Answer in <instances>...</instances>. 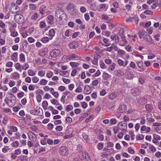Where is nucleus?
Returning <instances> with one entry per match:
<instances>
[{"instance_id":"obj_28","label":"nucleus","mask_w":161,"mask_h":161,"mask_svg":"<svg viewBox=\"0 0 161 161\" xmlns=\"http://www.w3.org/2000/svg\"><path fill=\"white\" fill-rule=\"evenodd\" d=\"M18 33L17 31H15L14 30H12L11 31V36L15 37L18 35Z\"/></svg>"},{"instance_id":"obj_16","label":"nucleus","mask_w":161,"mask_h":161,"mask_svg":"<svg viewBox=\"0 0 161 161\" xmlns=\"http://www.w3.org/2000/svg\"><path fill=\"white\" fill-rule=\"evenodd\" d=\"M131 92L132 94L134 96H137L140 93L139 89L137 88L132 89L131 91Z\"/></svg>"},{"instance_id":"obj_7","label":"nucleus","mask_w":161,"mask_h":161,"mask_svg":"<svg viewBox=\"0 0 161 161\" xmlns=\"http://www.w3.org/2000/svg\"><path fill=\"white\" fill-rule=\"evenodd\" d=\"M68 46L71 49H75L78 47V43L77 41H74L68 44Z\"/></svg>"},{"instance_id":"obj_17","label":"nucleus","mask_w":161,"mask_h":161,"mask_svg":"<svg viewBox=\"0 0 161 161\" xmlns=\"http://www.w3.org/2000/svg\"><path fill=\"white\" fill-rule=\"evenodd\" d=\"M18 53L16 52H14L11 56V59L14 62H16L17 60Z\"/></svg>"},{"instance_id":"obj_22","label":"nucleus","mask_w":161,"mask_h":161,"mask_svg":"<svg viewBox=\"0 0 161 161\" xmlns=\"http://www.w3.org/2000/svg\"><path fill=\"white\" fill-rule=\"evenodd\" d=\"M73 130L74 129L73 128L71 127L69 128L66 130V134H68L70 135L71 136H72V133L73 132Z\"/></svg>"},{"instance_id":"obj_51","label":"nucleus","mask_w":161,"mask_h":161,"mask_svg":"<svg viewBox=\"0 0 161 161\" xmlns=\"http://www.w3.org/2000/svg\"><path fill=\"white\" fill-rule=\"evenodd\" d=\"M32 80L33 83H36L39 80V79L36 77H34L32 78Z\"/></svg>"},{"instance_id":"obj_64","label":"nucleus","mask_w":161,"mask_h":161,"mask_svg":"<svg viewBox=\"0 0 161 161\" xmlns=\"http://www.w3.org/2000/svg\"><path fill=\"white\" fill-rule=\"evenodd\" d=\"M103 147V144L102 142L98 143V148L99 150L102 149Z\"/></svg>"},{"instance_id":"obj_44","label":"nucleus","mask_w":161,"mask_h":161,"mask_svg":"<svg viewBox=\"0 0 161 161\" xmlns=\"http://www.w3.org/2000/svg\"><path fill=\"white\" fill-rule=\"evenodd\" d=\"M12 76L14 79H16L19 77V75L17 72H15L12 74Z\"/></svg>"},{"instance_id":"obj_2","label":"nucleus","mask_w":161,"mask_h":161,"mask_svg":"<svg viewBox=\"0 0 161 161\" xmlns=\"http://www.w3.org/2000/svg\"><path fill=\"white\" fill-rule=\"evenodd\" d=\"M58 152L61 155L66 156L69 153L68 148L65 146H61L59 149Z\"/></svg>"},{"instance_id":"obj_1","label":"nucleus","mask_w":161,"mask_h":161,"mask_svg":"<svg viewBox=\"0 0 161 161\" xmlns=\"http://www.w3.org/2000/svg\"><path fill=\"white\" fill-rule=\"evenodd\" d=\"M84 153L85 156L84 157L83 152L79 155V158L81 161H89L90 159V158L89 156V154L86 151H84Z\"/></svg>"},{"instance_id":"obj_8","label":"nucleus","mask_w":161,"mask_h":161,"mask_svg":"<svg viewBox=\"0 0 161 161\" xmlns=\"http://www.w3.org/2000/svg\"><path fill=\"white\" fill-rule=\"evenodd\" d=\"M40 110L42 111V109H40V107H37L35 110H31L30 113L33 115H38L40 113Z\"/></svg>"},{"instance_id":"obj_19","label":"nucleus","mask_w":161,"mask_h":161,"mask_svg":"<svg viewBox=\"0 0 161 161\" xmlns=\"http://www.w3.org/2000/svg\"><path fill=\"white\" fill-rule=\"evenodd\" d=\"M145 108L146 110L148 112H151L153 108V106L150 104H146Z\"/></svg>"},{"instance_id":"obj_5","label":"nucleus","mask_w":161,"mask_h":161,"mask_svg":"<svg viewBox=\"0 0 161 161\" xmlns=\"http://www.w3.org/2000/svg\"><path fill=\"white\" fill-rule=\"evenodd\" d=\"M14 19L15 21L18 24H21L24 22V17L21 14L14 15Z\"/></svg>"},{"instance_id":"obj_13","label":"nucleus","mask_w":161,"mask_h":161,"mask_svg":"<svg viewBox=\"0 0 161 161\" xmlns=\"http://www.w3.org/2000/svg\"><path fill=\"white\" fill-rule=\"evenodd\" d=\"M55 34V31L53 29H50L48 31V36L50 40H52Z\"/></svg>"},{"instance_id":"obj_29","label":"nucleus","mask_w":161,"mask_h":161,"mask_svg":"<svg viewBox=\"0 0 161 161\" xmlns=\"http://www.w3.org/2000/svg\"><path fill=\"white\" fill-rule=\"evenodd\" d=\"M19 59L20 61L25 62V55L22 53H20L19 55Z\"/></svg>"},{"instance_id":"obj_59","label":"nucleus","mask_w":161,"mask_h":161,"mask_svg":"<svg viewBox=\"0 0 161 161\" xmlns=\"http://www.w3.org/2000/svg\"><path fill=\"white\" fill-rule=\"evenodd\" d=\"M107 147L108 148L112 147L114 146V144L111 142H108L107 143Z\"/></svg>"},{"instance_id":"obj_40","label":"nucleus","mask_w":161,"mask_h":161,"mask_svg":"<svg viewBox=\"0 0 161 161\" xmlns=\"http://www.w3.org/2000/svg\"><path fill=\"white\" fill-rule=\"evenodd\" d=\"M53 74V72L52 71H49L46 74V76L48 78H51L52 77Z\"/></svg>"},{"instance_id":"obj_52","label":"nucleus","mask_w":161,"mask_h":161,"mask_svg":"<svg viewBox=\"0 0 161 161\" xmlns=\"http://www.w3.org/2000/svg\"><path fill=\"white\" fill-rule=\"evenodd\" d=\"M63 130V127L61 125H58L56 126L55 130L56 131H60Z\"/></svg>"},{"instance_id":"obj_11","label":"nucleus","mask_w":161,"mask_h":161,"mask_svg":"<svg viewBox=\"0 0 161 161\" xmlns=\"http://www.w3.org/2000/svg\"><path fill=\"white\" fill-rule=\"evenodd\" d=\"M84 92L86 94H89L91 92V87L88 85H86L84 88Z\"/></svg>"},{"instance_id":"obj_26","label":"nucleus","mask_w":161,"mask_h":161,"mask_svg":"<svg viewBox=\"0 0 161 161\" xmlns=\"http://www.w3.org/2000/svg\"><path fill=\"white\" fill-rule=\"evenodd\" d=\"M50 40L49 38L47 37H45L42 38L41 39V41L43 43H45L48 42Z\"/></svg>"},{"instance_id":"obj_3","label":"nucleus","mask_w":161,"mask_h":161,"mask_svg":"<svg viewBox=\"0 0 161 161\" xmlns=\"http://www.w3.org/2000/svg\"><path fill=\"white\" fill-rule=\"evenodd\" d=\"M55 15L60 19H63V17L66 15V14L63 10L61 9H58L56 10L55 12Z\"/></svg>"},{"instance_id":"obj_18","label":"nucleus","mask_w":161,"mask_h":161,"mask_svg":"<svg viewBox=\"0 0 161 161\" xmlns=\"http://www.w3.org/2000/svg\"><path fill=\"white\" fill-rule=\"evenodd\" d=\"M15 67L16 69L19 70V71L21 72L22 69H23V68L22 67V66L18 63H16L15 64Z\"/></svg>"},{"instance_id":"obj_37","label":"nucleus","mask_w":161,"mask_h":161,"mask_svg":"<svg viewBox=\"0 0 161 161\" xmlns=\"http://www.w3.org/2000/svg\"><path fill=\"white\" fill-rule=\"evenodd\" d=\"M28 74L29 75L33 76L36 73L31 69H29L28 71Z\"/></svg>"},{"instance_id":"obj_14","label":"nucleus","mask_w":161,"mask_h":161,"mask_svg":"<svg viewBox=\"0 0 161 161\" xmlns=\"http://www.w3.org/2000/svg\"><path fill=\"white\" fill-rule=\"evenodd\" d=\"M147 102V100L145 98L141 97L139 99L137 103L140 105H143Z\"/></svg>"},{"instance_id":"obj_41","label":"nucleus","mask_w":161,"mask_h":161,"mask_svg":"<svg viewBox=\"0 0 161 161\" xmlns=\"http://www.w3.org/2000/svg\"><path fill=\"white\" fill-rule=\"evenodd\" d=\"M38 18V15L37 13H34L31 17V19L36 20Z\"/></svg>"},{"instance_id":"obj_23","label":"nucleus","mask_w":161,"mask_h":161,"mask_svg":"<svg viewBox=\"0 0 161 161\" xmlns=\"http://www.w3.org/2000/svg\"><path fill=\"white\" fill-rule=\"evenodd\" d=\"M47 19L48 20V22L51 25L53 23V17L52 15H49L47 16Z\"/></svg>"},{"instance_id":"obj_27","label":"nucleus","mask_w":161,"mask_h":161,"mask_svg":"<svg viewBox=\"0 0 161 161\" xmlns=\"http://www.w3.org/2000/svg\"><path fill=\"white\" fill-rule=\"evenodd\" d=\"M160 6V5L157 2H156L155 1L153 2V5L151 6V7L152 9H155L157 7H159Z\"/></svg>"},{"instance_id":"obj_24","label":"nucleus","mask_w":161,"mask_h":161,"mask_svg":"<svg viewBox=\"0 0 161 161\" xmlns=\"http://www.w3.org/2000/svg\"><path fill=\"white\" fill-rule=\"evenodd\" d=\"M116 48V46L114 44H113L111 47L107 48V49H106V50L107 51L110 52L113 50V49H115Z\"/></svg>"},{"instance_id":"obj_47","label":"nucleus","mask_w":161,"mask_h":161,"mask_svg":"<svg viewBox=\"0 0 161 161\" xmlns=\"http://www.w3.org/2000/svg\"><path fill=\"white\" fill-rule=\"evenodd\" d=\"M9 50V47H8L7 46L3 47L2 48V53H3L5 52V51H8Z\"/></svg>"},{"instance_id":"obj_21","label":"nucleus","mask_w":161,"mask_h":161,"mask_svg":"<svg viewBox=\"0 0 161 161\" xmlns=\"http://www.w3.org/2000/svg\"><path fill=\"white\" fill-rule=\"evenodd\" d=\"M147 34L146 32L143 31H140L138 33L139 37L141 39H142V37L144 38V37H145Z\"/></svg>"},{"instance_id":"obj_12","label":"nucleus","mask_w":161,"mask_h":161,"mask_svg":"<svg viewBox=\"0 0 161 161\" xmlns=\"http://www.w3.org/2000/svg\"><path fill=\"white\" fill-rule=\"evenodd\" d=\"M47 52L48 49L47 48H44L39 51L38 54L41 56H44L47 54Z\"/></svg>"},{"instance_id":"obj_20","label":"nucleus","mask_w":161,"mask_h":161,"mask_svg":"<svg viewBox=\"0 0 161 161\" xmlns=\"http://www.w3.org/2000/svg\"><path fill=\"white\" fill-rule=\"evenodd\" d=\"M46 7L44 5H42L40 8L39 9V13L42 15H43L44 14V12L46 10Z\"/></svg>"},{"instance_id":"obj_32","label":"nucleus","mask_w":161,"mask_h":161,"mask_svg":"<svg viewBox=\"0 0 161 161\" xmlns=\"http://www.w3.org/2000/svg\"><path fill=\"white\" fill-rule=\"evenodd\" d=\"M69 64L72 68L77 67L79 65V64L78 63L74 62H71Z\"/></svg>"},{"instance_id":"obj_55","label":"nucleus","mask_w":161,"mask_h":161,"mask_svg":"<svg viewBox=\"0 0 161 161\" xmlns=\"http://www.w3.org/2000/svg\"><path fill=\"white\" fill-rule=\"evenodd\" d=\"M18 129L16 127L13 126H11V131L15 132Z\"/></svg>"},{"instance_id":"obj_34","label":"nucleus","mask_w":161,"mask_h":161,"mask_svg":"<svg viewBox=\"0 0 161 161\" xmlns=\"http://www.w3.org/2000/svg\"><path fill=\"white\" fill-rule=\"evenodd\" d=\"M109 78V75L106 72H104L103 74V78L104 80H108Z\"/></svg>"},{"instance_id":"obj_31","label":"nucleus","mask_w":161,"mask_h":161,"mask_svg":"<svg viewBox=\"0 0 161 161\" xmlns=\"http://www.w3.org/2000/svg\"><path fill=\"white\" fill-rule=\"evenodd\" d=\"M48 105V103L47 101H44L42 103V106L44 109H46Z\"/></svg>"},{"instance_id":"obj_48","label":"nucleus","mask_w":161,"mask_h":161,"mask_svg":"<svg viewBox=\"0 0 161 161\" xmlns=\"http://www.w3.org/2000/svg\"><path fill=\"white\" fill-rule=\"evenodd\" d=\"M19 145V142L17 141H15L13 142L12 144V146L13 147H15V148L17 147Z\"/></svg>"},{"instance_id":"obj_45","label":"nucleus","mask_w":161,"mask_h":161,"mask_svg":"<svg viewBox=\"0 0 161 161\" xmlns=\"http://www.w3.org/2000/svg\"><path fill=\"white\" fill-rule=\"evenodd\" d=\"M88 116V114L87 113H85L82 116H81L80 117L79 120L80 121L83 120L84 118H85L86 116Z\"/></svg>"},{"instance_id":"obj_4","label":"nucleus","mask_w":161,"mask_h":161,"mask_svg":"<svg viewBox=\"0 0 161 161\" xmlns=\"http://www.w3.org/2000/svg\"><path fill=\"white\" fill-rule=\"evenodd\" d=\"M60 53L59 50L54 49L50 52L49 55L52 58H56L60 54Z\"/></svg>"},{"instance_id":"obj_63","label":"nucleus","mask_w":161,"mask_h":161,"mask_svg":"<svg viewBox=\"0 0 161 161\" xmlns=\"http://www.w3.org/2000/svg\"><path fill=\"white\" fill-rule=\"evenodd\" d=\"M45 24L44 21H42L40 22V27L41 28H44L45 27Z\"/></svg>"},{"instance_id":"obj_58","label":"nucleus","mask_w":161,"mask_h":161,"mask_svg":"<svg viewBox=\"0 0 161 161\" xmlns=\"http://www.w3.org/2000/svg\"><path fill=\"white\" fill-rule=\"evenodd\" d=\"M81 106L83 108H86L88 106V104L86 102H83L81 103Z\"/></svg>"},{"instance_id":"obj_6","label":"nucleus","mask_w":161,"mask_h":161,"mask_svg":"<svg viewBox=\"0 0 161 161\" xmlns=\"http://www.w3.org/2000/svg\"><path fill=\"white\" fill-rule=\"evenodd\" d=\"M11 12L12 11L13 13H18L19 10V8L15 4H14L13 5V3L11 4Z\"/></svg>"},{"instance_id":"obj_43","label":"nucleus","mask_w":161,"mask_h":161,"mask_svg":"<svg viewBox=\"0 0 161 161\" xmlns=\"http://www.w3.org/2000/svg\"><path fill=\"white\" fill-rule=\"evenodd\" d=\"M36 93L37 95H43L44 93L43 91L41 89H38L36 91Z\"/></svg>"},{"instance_id":"obj_54","label":"nucleus","mask_w":161,"mask_h":161,"mask_svg":"<svg viewBox=\"0 0 161 161\" xmlns=\"http://www.w3.org/2000/svg\"><path fill=\"white\" fill-rule=\"evenodd\" d=\"M147 119L149 121L152 118V116L151 114L150 113H147L146 116Z\"/></svg>"},{"instance_id":"obj_46","label":"nucleus","mask_w":161,"mask_h":161,"mask_svg":"<svg viewBox=\"0 0 161 161\" xmlns=\"http://www.w3.org/2000/svg\"><path fill=\"white\" fill-rule=\"evenodd\" d=\"M117 62L120 66H123L124 65V61L121 59H119L117 60Z\"/></svg>"},{"instance_id":"obj_50","label":"nucleus","mask_w":161,"mask_h":161,"mask_svg":"<svg viewBox=\"0 0 161 161\" xmlns=\"http://www.w3.org/2000/svg\"><path fill=\"white\" fill-rule=\"evenodd\" d=\"M66 121L67 122L71 123L72 121V118L70 117H67L66 118Z\"/></svg>"},{"instance_id":"obj_9","label":"nucleus","mask_w":161,"mask_h":161,"mask_svg":"<svg viewBox=\"0 0 161 161\" xmlns=\"http://www.w3.org/2000/svg\"><path fill=\"white\" fill-rule=\"evenodd\" d=\"M4 13L6 14L4 16L5 19H8L9 18L10 16V9L8 6H5L4 10Z\"/></svg>"},{"instance_id":"obj_33","label":"nucleus","mask_w":161,"mask_h":161,"mask_svg":"<svg viewBox=\"0 0 161 161\" xmlns=\"http://www.w3.org/2000/svg\"><path fill=\"white\" fill-rule=\"evenodd\" d=\"M73 107L72 106L70 105H68L66 107V110L68 112L72 110Z\"/></svg>"},{"instance_id":"obj_38","label":"nucleus","mask_w":161,"mask_h":161,"mask_svg":"<svg viewBox=\"0 0 161 161\" xmlns=\"http://www.w3.org/2000/svg\"><path fill=\"white\" fill-rule=\"evenodd\" d=\"M47 80L44 79H42L40 81V84L41 85H45L47 84Z\"/></svg>"},{"instance_id":"obj_10","label":"nucleus","mask_w":161,"mask_h":161,"mask_svg":"<svg viewBox=\"0 0 161 161\" xmlns=\"http://www.w3.org/2000/svg\"><path fill=\"white\" fill-rule=\"evenodd\" d=\"M144 38L148 43L152 44L153 43V41L151 36L149 35H146L145 37H144Z\"/></svg>"},{"instance_id":"obj_36","label":"nucleus","mask_w":161,"mask_h":161,"mask_svg":"<svg viewBox=\"0 0 161 161\" xmlns=\"http://www.w3.org/2000/svg\"><path fill=\"white\" fill-rule=\"evenodd\" d=\"M51 103L54 105H59L60 104L58 102L56 99H53L50 100Z\"/></svg>"},{"instance_id":"obj_56","label":"nucleus","mask_w":161,"mask_h":161,"mask_svg":"<svg viewBox=\"0 0 161 161\" xmlns=\"http://www.w3.org/2000/svg\"><path fill=\"white\" fill-rule=\"evenodd\" d=\"M47 129L49 130H52L53 128V125L51 123H49L47 125Z\"/></svg>"},{"instance_id":"obj_53","label":"nucleus","mask_w":161,"mask_h":161,"mask_svg":"<svg viewBox=\"0 0 161 161\" xmlns=\"http://www.w3.org/2000/svg\"><path fill=\"white\" fill-rule=\"evenodd\" d=\"M121 39L123 41L124 43L125 44H126L127 43V42L126 40L125 37V36L122 34V35L121 36Z\"/></svg>"},{"instance_id":"obj_60","label":"nucleus","mask_w":161,"mask_h":161,"mask_svg":"<svg viewBox=\"0 0 161 161\" xmlns=\"http://www.w3.org/2000/svg\"><path fill=\"white\" fill-rule=\"evenodd\" d=\"M82 146L80 145H78L77 146V149L79 152H82Z\"/></svg>"},{"instance_id":"obj_62","label":"nucleus","mask_w":161,"mask_h":161,"mask_svg":"<svg viewBox=\"0 0 161 161\" xmlns=\"http://www.w3.org/2000/svg\"><path fill=\"white\" fill-rule=\"evenodd\" d=\"M71 33L69 31L67 30L65 32V35L66 36L69 37L71 36Z\"/></svg>"},{"instance_id":"obj_49","label":"nucleus","mask_w":161,"mask_h":161,"mask_svg":"<svg viewBox=\"0 0 161 161\" xmlns=\"http://www.w3.org/2000/svg\"><path fill=\"white\" fill-rule=\"evenodd\" d=\"M110 121L112 125H115L117 123V120L115 119H111Z\"/></svg>"},{"instance_id":"obj_30","label":"nucleus","mask_w":161,"mask_h":161,"mask_svg":"<svg viewBox=\"0 0 161 161\" xmlns=\"http://www.w3.org/2000/svg\"><path fill=\"white\" fill-rule=\"evenodd\" d=\"M145 79V77L141 76L139 78V81L141 84H143L144 83Z\"/></svg>"},{"instance_id":"obj_15","label":"nucleus","mask_w":161,"mask_h":161,"mask_svg":"<svg viewBox=\"0 0 161 161\" xmlns=\"http://www.w3.org/2000/svg\"><path fill=\"white\" fill-rule=\"evenodd\" d=\"M127 107L126 105L124 104H122L121 105L119 108V112L121 113L125 112L127 110Z\"/></svg>"},{"instance_id":"obj_39","label":"nucleus","mask_w":161,"mask_h":161,"mask_svg":"<svg viewBox=\"0 0 161 161\" xmlns=\"http://www.w3.org/2000/svg\"><path fill=\"white\" fill-rule=\"evenodd\" d=\"M136 138L137 140H142L144 138V136L142 134H139L136 136Z\"/></svg>"},{"instance_id":"obj_25","label":"nucleus","mask_w":161,"mask_h":161,"mask_svg":"<svg viewBox=\"0 0 161 161\" xmlns=\"http://www.w3.org/2000/svg\"><path fill=\"white\" fill-rule=\"evenodd\" d=\"M116 64L114 63H112L108 68V71H113L115 68Z\"/></svg>"},{"instance_id":"obj_57","label":"nucleus","mask_w":161,"mask_h":161,"mask_svg":"<svg viewBox=\"0 0 161 161\" xmlns=\"http://www.w3.org/2000/svg\"><path fill=\"white\" fill-rule=\"evenodd\" d=\"M82 91V88L80 87H78L76 89L75 92H76L81 93Z\"/></svg>"},{"instance_id":"obj_42","label":"nucleus","mask_w":161,"mask_h":161,"mask_svg":"<svg viewBox=\"0 0 161 161\" xmlns=\"http://www.w3.org/2000/svg\"><path fill=\"white\" fill-rule=\"evenodd\" d=\"M45 71L44 70L39 71L38 72V75L41 77H43L45 75Z\"/></svg>"},{"instance_id":"obj_61","label":"nucleus","mask_w":161,"mask_h":161,"mask_svg":"<svg viewBox=\"0 0 161 161\" xmlns=\"http://www.w3.org/2000/svg\"><path fill=\"white\" fill-rule=\"evenodd\" d=\"M99 83V81L97 80H95L92 81V85L93 86H97Z\"/></svg>"},{"instance_id":"obj_35","label":"nucleus","mask_w":161,"mask_h":161,"mask_svg":"<svg viewBox=\"0 0 161 161\" xmlns=\"http://www.w3.org/2000/svg\"><path fill=\"white\" fill-rule=\"evenodd\" d=\"M98 58H96V56H94V59L93 61H92V63L93 64L95 65H97L98 64Z\"/></svg>"}]
</instances>
